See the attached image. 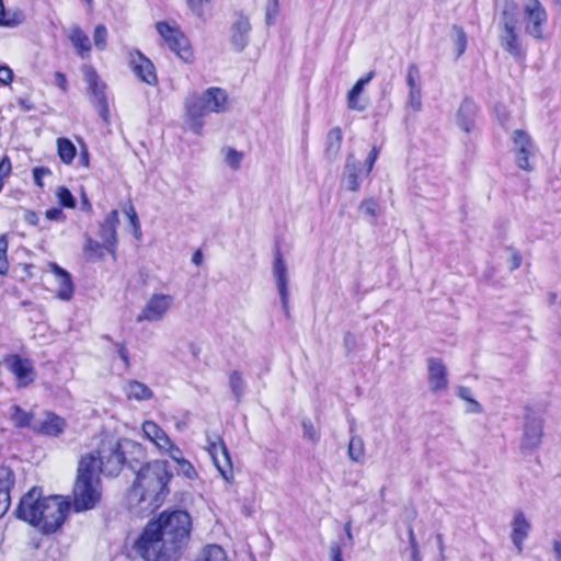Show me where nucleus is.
<instances>
[{"instance_id": "45", "label": "nucleus", "mask_w": 561, "mask_h": 561, "mask_svg": "<svg viewBox=\"0 0 561 561\" xmlns=\"http://www.w3.org/2000/svg\"><path fill=\"white\" fill-rule=\"evenodd\" d=\"M56 195H57L59 204L62 207L73 208L76 206L75 197L72 196L71 192L67 187H65V186L58 187Z\"/></svg>"}, {"instance_id": "41", "label": "nucleus", "mask_w": 561, "mask_h": 561, "mask_svg": "<svg viewBox=\"0 0 561 561\" xmlns=\"http://www.w3.org/2000/svg\"><path fill=\"white\" fill-rule=\"evenodd\" d=\"M405 81L409 90L421 89V75L416 64L408 66Z\"/></svg>"}, {"instance_id": "64", "label": "nucleus", "mask_w": 561, "mask_h": 561, "mask_svg": "<svg viewBox=\"0 0 561 561\" xmlns=\"http://www.w3.org/2000/svg\"><path fill=\"white\" fill-rule=\"evenodd\" d=\"M331 561H343L342 550L339 546H332L330 548Z\"/></svg>"}, {"instance_id": "4", "label": "nucleus", "mask_w": 561, "mask_h": 561, "mask_svg": "<svg viewBox=\"0 0 561 561\" xmlns=\"http://www.w3.org/2000/svg\"><path fill=\"white\" fill-rule=\"evenodd\" d=\"M228 95L225 90L216 87L203 93L193 92L185 99V123L196 135H202L204 117L210 113H221L227 108Z\"/></svg>"}, {"instance_id": "55", "label": "nucleus", "mask_w": 561, "mask_h": 561, "mask_svg": "<svg viewBox=\"0 0 561 561\" xmlns=\"http://www.w3.org/2000/svg\"><path fill=\"white\" fill-rule=\"evenodd\" d=\"M378 156H379V149L375 146V147H373V149L370 150V152L368 153V156L366 158L365 175H368L370 173L376 160L378 159Z\"/></svg>"}, {"instance_id": "62", "label": "nucleus", "mask_w": 561, "mask_h": 561, "mask_svg": "<svg viewBox=\"0 0 561 561\" xmlns=\"http://www.w3.org/2000/svg\"><path fill=\"white\" fill-rule=\"evenodd\" d=\"M467 413L480 414L483 412L482 405L473 398L469 400L466 409Z\"/></svg>"}, {"instance_id": "9", "label": "nucleus", "mask_w": 561, "mask_h": 561, "mask_svg": "<svg viewBox=\"0 0 561 561\" xmlns=\"http://www.w3.org/2000/svg\"><path fill=\"white\" fill-rule=\"evenodd\" d=\"M156 27L172 51H174L182 60L191 61L193 58V51L188 39L176 26H172L167 22H159Z\"/></svg>"}, {"instance_id": "5", "label": "nucleus", "mask_w": 561, "mask_h": 561, "mask_svg": "<svg viewBox=\"0 0 561 561\" xmlns=\"http://www.w3.org/2000/svg\"><path fill=\"white\" fill-rule=\"evenodd\" d=\"M171 478L168 461L154 460L140 467L134 488L141 491L142 501L158 502L168 493Z\"/></svg>"}, {"instance_id": "37", "label": "nucleus", "mask_w": 561, "mask_h": 561, "mask_svg": "<svg viewBox=\"0 0 561 561\" xmlns=\"http://www.w3.org/2000/svg\"><path fill=\"white\" fill-rule=\"evenodd\" d=\"M228 380L230 390L233 393L236 400L239 402L245 390V381L243 379L242 373L239 370H232L229 374Z\"/></svg>"}, {"instance_id": "22", "label": "nucleus", "mask_w": 561, "mask_h": 561, "mask_svg": "<svg viewBox=\"0 0 561 561\" xmlns=\"http://www.w3.org/2000/svg\"><path fill=\"white\" fill-rule=\"evenodd\" d=\"M345 180L350 191L356 192L360 187L362 179L365 175V168L355 159L354 154H348L345 163Z\"/></svg>"}, {"instance_id": "61", "label": "nucleus", "mask_w": 561, "mask_h": 561, "mask_svg": "<svg viewBox=\"0 0 561 561\" xmlns=\"http://www.w3.org/2000/svg\"><path fill=\"white\" fill-rule=\"evenodd\" d=\"M49 173H50V171L46 168H35L33 170V178H34V182L36 183V185L42 187L43 186L42 178Z\"/></svg>"}, {"instance_id": "49", "label": "nucleus", "mask_w": 561, "mask_h": 561, "mask_svg": "<svg viewBox=\"0 0 561 561\" xmlns=\"http://www.w3.org/2000/svg\"><path fill=\"white\" fill-rule=\"evenodd\" d=\"M241 160H242L241 152H239L234 149H231V148L228 149L225 161L231 169L238 170L240 168Z\"/></svg>"}, {"instance_id": "13", "label": "nucleus", "mask_w": 561, "mask_h": 561, "mask_svg": "<svg viewBox=\"0 0 561 561\" xmlns=\"http://www.w3.org/2000/svg\"><path fill=\"white\" fill-rule=\"evenodd\" d=\"M543 436V421L536 415H526L523 436L520 440V451L531 454L541 444Z\"/></svg>"}, {"instance_id": "18", "label": "nucleus", "mask_w": 561, "mask_h": 561, "mask_svg": "<svg viewBox=\"0 0 561 561\" xmlns=\"http://www.w3.org/2000/svg\"><path fill=\"white\" fill-rule=\"evenodd\" d=\"M129 65L133 72L141 81L149 85H156L158 82L156 68L150 59H148L139 50L131 51L129 54Z\"/></svg>"}, {"instance_id": "42", "label": "nucleus", "mask_w": 561, "mask_h": 561, "mask_svg": "<svg viewBox=\"0 0 561 561\" xmlns=\"http://www.w3.org/2000/svg\"><path fill=\"white\" fill-rule=\"evenodd\" d=\"M9 242L5 234L0 236V275H5L9 271L8 261Z\"/></svg>"}, {"instance_id": "36", "label": "nucleus", "mask_w": 561, "mask_h": 561, "mask_svg": "<svg viewBox=\"0 0 561 561\" xmlns=\"http://www.w3.org/2000/svg\"><path fill=\"white\" fill-rule=\"evenodd\" d=\"M342 144V130L340 127H334L329 130L327 135V154L329 157H335L340 149Z\"/></svg>"}, {"instance_id": "16", "label": "nucleus", "mask_w": 561, "mask_h": 561, "mask_svg": "<svg viewBox=\"0 0 561 561\" xmlns=\"http://www.w3.org/2000/svg\"><path fill=\"white\" fill-rule=\"evenodd\" d=\"M4 365L14 375L19 387H26L34 381L35 371L30 359L11 354L4 358Z\"/></svg>"}, {"instance_id": "31", "label": "nucleus", "mask_w": 561, "mask_h": 561, "mask_svg": "<svg viewBox=\"0 0 561 561\" xmlns=\"http://www.w3.org/2000/svg\"><path fill=\"white\" fill-rule=\"evenodd\" d=\"M477 112V106L471 100H463L460 104L457 122L459 127L469 133L473 127V119Z\"/></svg>"}, {"instance_id": "19", "label": "nucleus", "mask_w": 561, "mask_h": 561, "mask_svg": "<svg viewBox=\"0 0 561 561\" xmlns=\"http://www.w3.org/2000/svg\"><path fill=\"white\" fill-rule=\"evenodd\" d=\"M427 364V381L432 392L438 393L447 390L448 378L447 367L440 358L430 357Z\"/></svg>"}, {"instance_id": "15", "label": "nucleus", "mask_w": 561, "mask_h": 561, "mask_svg": "<svg viewBox=\"0 0 561 561\" xmlns=\"http://www.w3.org/2000/svg\"><path fill=\"white\" fill-rule=\"evenodd\" d=\"M272 272L280 297L283 311L286 317H289L288 271L279 249L275 251Z\"/></svg>"}, {"instance_id": "29", "label": "nucleus", "mask_w": 561, "mask_h": 561, "mask_svg": "<svg viewBox=\"0 0 561 561\" xmlns=\"http://www.w3.org/2000/svg\"><path fill=\"white\" fill-rule=\"evenodd\" d=\"M501 28H516L518 24V4L514 0H502L501 15H500Z\"/></svg>"}, {"instance_id": "34", "label": "nucleus", "mask_w": 561, "mask_h": 561, "mask_svg": "<svg viewBox=\"0 0 561 561\" xmlns=\"http://www.w3.org/2000/svg\"><path fill=\"white\" fill-rule=\"evenodd\" d=\"M195 561H228L225 550L218 545L204 547Z\"/></svg>"}, {"instance_id": "33", "label": "nucleus", "mask_w": 561, "mask_h": 561, "mask_svg": "<svg viewBox=\"0 0 561 561\" xmlns=\"http://www.w3.org/2000/svg\"><path fill=\"white\" fill-rule=\"evenodd\" d=\"M57 153L65 164H71L77 154V148L70 139L59 137L57 139Z\"/></svg>"}, {"instance_id": "35", "label": "nucleus", "mask_w": 561, "mask_h": 561, "mask_svg": "<svg viewBox=\"0 0 561 561\" xmlns=\"http://www.w3.org/2000/svg\"><path fill=\"white\" fill-rule=\"evenodd\" d=\"M126 394L129 399L148 400L152 391L145 383L134 380L128 383Z\"/></svg>"}, {"instance_id": "10", "label": "nucleus", "mask_w": 561, "mask_h": 561, "mask_svg": "<svg viewBox=\"0 0 561 561\" xmlns=\"http://www.w3.org/2000/svg\"><path fill=\"white\" fill-rule=\"evenodd\" d=\"M175 301L173 295L156 293L150 296L141 311L136 318L137 322L161 321L171 310Z\"/></svg>"}, {"instance_id": "1", "label": "nucleus", "mask_w": 561, "mask_h": 561, "mask_svg": "<svg viewBox=\"0 0 561 561\" xmlns=\"http://www.w3.org/2000/svg\"><path fill=\"white\" fill-rule=\"evenodd\" d=\"M191 530L186 511L163 512L147 524L133 548L145 561H178L190 542Z\"/></svg>"}, {"instance_id": "58", "label": "nucleus", "mask_w": 561, "mask_h": 561, "mask_svg": "<svg viewBox=\"0 0 561 561\" xmlns=\"http://www.w3.org/2000/svg\"><path fill=\"white\" fill-rule=\"evenodd\" d=\"M46 218L55 221H64L66 219V216L62 209L54 207L46 210Z\"/></svg>"}, {"instance_id": "39", "label": "nucleus", "mask_w": 561, "mask_h": 561, "mask_svg": "<svg viewBox=\"0 0 561 561\" xmlns=\"http://www.w3.org/2000/svg\"><path fill=\"white\" fill-rule=\"evenodd\" d=\"M10 419L16 427H27L31 424L33 414L14 404L10 408Z\"/></svg>"}, {"instance_id": "44", "label": "nucleus", "mask_w": 561, "mask_h": 561, "mask_svg": "<svg viewBox=\"0 0 561 561\" xmlns=\"http://www.w3.org/2000/svg\"><path fill=\"white\" fill-rule=\"evenodd\" d=\"M453 31H454V36H455V38H454L455 45L457 47V56L459 57L466 50L467 35H466L463 28L458 25H454Z\"/></svg>"}, {"instance_id": "20", "label": "nucleus", "mask_w": 561, "mask_h": 561, "mask_svg": "<svg viewBox=\"0 0 561 561\" xmlns=\"http://www.w3.org/2000/svg\"><path fill=\"white\" fill-rule=\"evenodd\" d=\"M119 224L118 211L112 210L100 224L99 236L106 243L107 253L114 255L117 247V226Z\"/></svg>"}, {"instance_id": "59", "label": "nucleus", "mask_w": 561, "mask_h": 561, "mask_svg": "<svg viewBox=\"0 0 561 561\" xmlns=\"http://www.w3.org/2000/svg\"><path fill=\"white\" fill-rule=\"evenodd\" d=\"M126 215L129 218L130 225L135 229V232L138 233L140 231V224L135 208L130 205L126 210Z\"/></svg>"}, {"instance_id": "48", "label": "nucleus", "mask_w": 561, "mask_h": 561, "mask_svg": "<svg viewBox=\"0 0 561 561\" xmlns=\"http://www.w3.org/2000/svg\"><path fill=\"white\" fill-rule=\"evenodd\" d=\"M407 105L414 112L422 108V89L409 90Z\"/></svg>"}, {"instance_id": "54", "label": "nucleus", "mask_w": 561, "mask_h": 561, "mask_svg": "<svg viewBox=\"0 0 561 561\" xmlns=\"http://www.w3.org/2000/svg\"><path fill=\"white\" fill-rule=\"evenodd\" d=\"M408 534H409V543H410V548H411L412 558L414 561H417L420 551H419V545H417L412 526L408 527Z\"/></svg>"}, {"instance_id": "46", "label": "nucleus", "mask_w": 561, "mask_h": 561, "mask_svg": "<svg viewBox=\"0 0 561 561\" xmlns=\"http://www.w3.org/2000/svg\"><path fill=\"white\" fill-rule=\"evenodd\" d=\"M278 11V0H267L265 7V22L267 25H272L275 23Z\"/></svg>"}, {"instance_id": "26", "label": "nucleus", "mask_w": 561, "mask_h": 561, "mask_svg": "<svg viewBox=\"0 0 561 561\" xmlns=\"http://www.w3.org/2000/svg\"><path fill=\"white\" fill-rule=\"evenodd\" d=\"M68 38L76 49V53L82 58H89L92 45L89 36L81 30L80 26L75 25L70 28Z\"/></svg>"}, {"instance_id": "27", "label": "nucleus", "mask_w": 561, "mask_h": 561, "mask_svg": "<svg viewBox=\"0 0 561 561\" xmlns=\"http://www.w3.org/2000/svg\"><path fill=\"white\" fill-rule=\"evenodd\" d=\"M67 427V421L61 416L47 412L45 419L41 422L38 432L47 435L57 437L64 433Z\"/></svg>"}, {"instance_id": "2", "label": "nucleus", "mask_w": 561, "mask_h": 561, "mask_svg": "<svg viewBox=\"0 0 561 561\" xmlns=\"http://www.w3.org/2000/svg\"><path fill=\"white\" fill-rule=\"evenodd\" d=\"M127 453L136 455L137 460L144 458L145 453L139 444L131 439H117L114 436L104 437L99 448L81 458H90L95 462V473L105 476H117L125 463L131 469L135 466L126 458Z\"/></svg>"}, {"instance_id": "6", "label": "nucleus", "mask_w": 561, "mask_h": 561, "mask_svg": "<svg viewBox=\"0 0 561 561\" xmlns=\"http://www.w3.org/2000/svg\"><path fill=\"white\" fill-rule=\"evenodd\" d=\"M95 462L81 458L77 480L73 486V507L76 512L93 508L101 500V481L95 473Z\"/></svg>"}, {"instance_id": "32", "label": "nucleus", "mask_w": 561, "mask_h": 561, "mask_svg": "<svg viewBox=\"0 0 561 561\" xmlns=\"http://www.w3.org/2000/svg\"><path fill=\"white\" fill-rule=\"evenodd\" d=\"M374 76V71L368 72L365 77L360 78L348 92L347 105L351 110L363 111L365 108L364 105L358 103V96L363 92L364 87L370 82Z\"/></svg>"}, {"instance_id": "57", "label": "nucleus", "mask_w": 561, "mask_h": 561, "mask_svg": "<svg viewBox=\"0 0 561 561\" xmlns=\"http://www.w3.org/2000/svg\"><path fill=\"white\" fill-rule=\"evenodd\" d=\"M13 80V71L8 66H0V83L9 85Z\"/></svg>"}, {"instance_id": "56", "label": "nucleus", "mask_w": 561, "mask_h": 561, "mask_svg": "<svg viewBox=\"0 0 561 561\" xmlns=\"http://www.w3.org/2000/svg\"><path fill=\"white\" fill-rule=\"evenodd\" d=\"M20 22L21 21L19 19L8 18L5 10H4L3 2H2V0H0V25L14 26V25H18Z\"/></svg>"}, {"instance_id": "47", "label": "nucleus", "mask_w": 561, "mask_h": 561, "mask_svg": "<svg viewBox=\"0 0 561 561\" xmlns=\"http://www.w3.org/2000/svg\"><path fill=\"white\" fill-rule=\"evenodd\" d=\"M176 471L179 474H182L187 479H195L197 477L195 468L187 459H180V461L176 462Z\"/></svg>"}, {"instance_id": "21", "label": "nucleus", "mask_w": 561, "mask_h": 561, "mask_svg": "<svg viewBox=\"0 0 561 561\" xmlns=\"http://www.w3.org/2000/svg\"><path fill=\"white\" fill-rule=\"evenodd\" d=\"M512 533L511 539L517 549L518 553H522L524 549V541L528 537L531 525L525 517V514L520 511L514 514V517L511 523Z\"/></svg>"}, {"instance_id": "25", "label": "nucleus", "mask_w": 561, "mask_h": 561, "mask_svg": "<svg viewBox=\"0 0 561 561\" xmlns=\"http://www.w3.org/2000/svg\"><path fill=\"white\" fill-rule=\"evenodd\" d=\"M251 31V24L249 19L240 15L239 19L232 25L231 43L238 51L244 49L249 43V34Z\"/></svg>"}, {"instance_id": "23", "label": "nucleus", "mask_w": 561, "mask_h": 561, "mask_svg": "<svg viewBox=\"0 0 561 561\" xmlns=\"http://www.w3.org/2000/svg\"><path fill=\"white\" fill-rule=\"evenodd\" d=\"M53 272L57 282L56 297L69 301L73 296V283L71 275L57 264H53Z\"/></svg>"}, {"instance_id": "52", "label": "nucleus", "mask_w": 561, "mask_h": 561, "mask_svg": "<svg viewBox=\"0 0 561 561\" xmlns=\"http://www.w3.org/2000/svg\"><path fill=\"white\" fill-rule=\"evenodd\" d=\"M160 451L167 454L174 462L184 459L182 450L172 440H170V446L163 447Z\"/></svg>"}, {"instance_id": "50", "label": "nucleus", "mask_w": 561, "mask_h": 561, "mask_svg": "<svg viewBox=\"0 0 561 561\" xmlns=\"http://www.w3.org/2000/svg\"><path fill=\"white\" fill-rule=\"evenodd\" d=\"M301 425L304 431V437L308 438L313 443H317L319 440V433L313 426L312 422L307 419L302 421Z\"/></svg>"}, {"instance_id": "3", "label": "nucleus", "mask_w": 561, "mask_h": 561, "mask_svg": "<svg viewBox=\"0 0 561 561\" xmlns=\"http://www.w3.org/2000/svg\"><path fill=\"white\" fill-rule=\"evenodd\" d=\"M127 453L136 455L137 460L144 458L145 453L139 444L131 439H117L114 436L104 437L99 448L81 458H90L95 462V473L105 476H117L125 463L131 469L135 466L126 458Z\"/></svg>"}, {"instance_id": "8", "label": "nucleus", "mask_w": 561, "mask_h": 561, "mask_svg": "<svg viewBox=\"0 0 561 561\" xmlns=\"http://www.w3.org/2000/svg\"><path fill=\"white\" fill-rule=\"evenodd\" d=\"M83 75L84 80L88 83V91L91 96V103L98 111L101 118L107 123L110 117V110L105 94L106 84L100 80L96 70L92 66H84Z\"/></svg>"}, {"instance_id": "24", "label": "nucleus", "mask_w": 561, "mask_h": 561, "mask_svg": "<svg viewBox=\"0 0 561 561\" xmlns=\"http://www.w3.org/2000/svg\"><path fill=\"white\" fill-rule=\"evenodd\" d=\"M14 484V474L8 467H0V518L8 512L11 503L10 489Z\"/></svg>"}, {"instance_id": "17", "label": "nucleus", "mask_w": 561, "mask_h": 561, "mask_svg": "<svg viewBox=\"0 0 561 561\" xmlns=\"http://www.w3.org/2000/svg\"><path fill=\"white\" fill-rule=\"evenodd\" d=\"M513 150L517 165L525 171L533 170L529 158L535 154V146L528 134L523 130L514 131Z\"/></svg>"}, {"instance_id": "38", "label": "nucleus", "mask_w": 561, "mask_h": 561, "mask_svg": "<svg viewBox=\"0 0 561 561\" xmlns=\"http://www.w3.org/2000/svg\"><path fill=\"white\" fill-rule=\"evenodd\" d=\"M347 455L354 462H362L365 456V446L363 439L354 435L351 437L347 448Z\"/></svg>"}, {"instance_id": "11", "label": "nucleus", "mask_w": 561, "mask_h": 561, "mask_svg": "<svg viewBox=\"0 0 561 561\" xmlns=\"http://www.w3.org/2000/svg\"><path fill=\"white\" fill-rule=\"evenodd\" d=\"M43 499L42 489L36 486L32 488L20 500L15 511L16 517L36 526L41 516Z\"/></svg>"}, {"instance_id": "60", "label": "nucleus", "mask_w": 561, "mask_h": 561, "mask_svg": "<svg viewBox=\"0 0 561 561\" xmlns=\"http://www.w3.org/2000/svg\"><path fill=\"white\" fill-rule=\"evenodd\" d=\"M0 173L11 175L12 173V163L8 156H3L0 159Z\"/></svg>"}, {"instance_id": "51", "label": "nucleus", "mask_w": 561, "mask_h": 561, "mask_svg": "<svg viewBox=\"0 0 561 561\" xmlns=\"http://www.w3.org/2000/svg\"><path fill=\"white\" fill-rule=\"evenodd\" d=\"M359 210L371 218L377 217V202L373 198L364 199L359 205Z\"/></svg>"}, {"instance_id": "7", "label": "nucleus", "mask_w": 561, "mask_h": 561, "mask_svg": "<svg viewBox=\"0 0 561 561\" xmlns=\"http://www.w3.org/2000/svg\"><path fill=\"white\" fill-rule=\"evenodd\" d=\"M68 512L69 503L60 496L44 497L36 527L44 534L55 533L64 524Z\"/></svg>"}, {"instance_id": "40", "label": "nucleus", "mask_w": 561, "mask_h": 561, "mask_svg": "<svg viewBox=\"0 0 561 561\" xmlns=\"http://www.w3.org/2000/svg\"><path fill=\"white\" fill-rule=\"evenodd\" d=\"M84 252L91 260H101L104 257L106 251V243H100L99 241L88 238Z\"/></svg>"}, {"instance_id": "28", "label": "nucleus", "mask_w": 561, "mask_h": 561, "mask_svg": "<svg viewBox=\"0 0 561 561\" xmlns=\"http://www.w3.org/2000/svg\"><path fill=\"white\" fill-rule=\"evenodd\" d=\"M142 432L144 435L152 443L154 446L161 450L165 446H170V437L168 434L153 421H145L142 423Z\"/></svg>"}, {"instance_id": "14", "label": "nucleus", "mask_w": 561, "mask_h": 561, "mask_svg": "<svg viewBox=\"0 0 561 561\" xmlns=\"http://www.w3.org/2000/svg\"><path fill=\"white\" fill-rule=\"evenodd\" d=\"M207 443V450L214 461V465L220 472L221 477L226 481H230L233 478V470L228 448L220 437H217L216 440L208 438Z\"/></svg>"}, {"instance_id": "30", "label": "nucleus", "mask_w": 561, "mask_h": 561, "mask_svg": "<svg viewBox=\"0 0 561 561\" xmlns=\"http://www.w3.org/2000/svg\"><path fill=\"white\" fill-rule=\"evenodd\" d=\"M500 42L505 51L514 57L523 56V49L516 28H501Z\"/></svg>"}, {"instance_id": "63", "label": "nucleus", "mask_w": 561, "mask_h": 561, "mask_svg": "<svg viewBox=\"0 0 561 561\" xmlns=\"http://www.w3.org/2000/svg\"><path fill=\"white\" fill-rule=\"evenodd\" d=\"M343 341L347 352H351L356 345L355 335L352 334L351 332L345 333Z\"/></svg>"}, {"instance_id": "12", "label": "nucleus", "mask_w": 561, "mask_h": 561, "mask_svg": "<svg viewBox=\"0 0 561 561\" xmlns=\"http://www.w3.org/2000/svg\"><path fill=\"white\" fill-rule=\"evenodd\" d=\"M525 32L534 38H542V26L547 22V12L539 0H527L524 5Z\"/></svg>"}, {"instance_id": "53", "label": "nucleus", "mask_w": 561, "mask_h": 561, "mask_svg": "<svg viewBox=\"0 0 561 561\" xmlns=\"http://www.w3.org/2000/svg\"><path fill=\"white\" fill-rule=\"evenodd\" d=\"M188 8L197 16H202L204 12V5L209 4L211 0H186Z\"/></svg>"}, {"instance_id": "43", "label": "nucleus", "mask_w": 561, "mask_h": 561, "mask_svg": "<svg viewBox=\"0 0 561 561\" xmlns=\"http://www.w3.org/2000/svg\"><path fill=\"white\" fill-rule=\"evenodd\" d=\"M93 42L99 50H104L107 46V30L105 25L99 24L94 28Z\"/></svg>"}]
</instances>
